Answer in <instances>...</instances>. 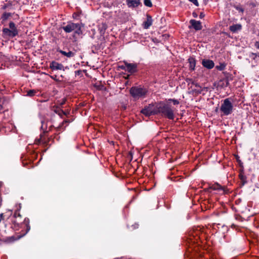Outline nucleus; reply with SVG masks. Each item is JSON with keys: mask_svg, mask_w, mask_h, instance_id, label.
I'll return each instance as SVG.
<instances>
[{"mask_svg": "<svg viewBox=\"0 0 259 259\" xmlns=\"http://www.w3.org/2000/svg\"><path fill=\"white\" fill-rule=\"evenodd\" d=\"M254 47L257 49H259V41H256L254 43Z\"/></svg>", "mask_w": 259, "mask_h": 259, "instance_id": "33", "label": "nucleus"}, {"mask_svg": "<svg viewBox=\"0 0 259 259\" xmlns=\"http://www.w3.org/2000/svg\"><path fill=\"white\" fill-rule=\"evenodd\" d=\"M226 66V64L225 63H220L219 65H217L216 66V68L220 71L224 70Z\"/></svg>", "mask_w": 259, "mask_h": 259, "instance_id": "22", "label": "nucleus"}, {"mask_svg": "<svg viewBox=\"0 0 259 259\" xmlns=\"http://www.w3.org/2000/svg\"><path fill=\"white\" fill-rule=\"evenodd\" d=\"M11 5V4H5V5L3 6L2 9H3V10H5V9H6L9 7V6H10Z\"/></svg>", "mask_w": 259, "mask_h": 259, "instance_id": "32", "label": "nucleus"}, {"mask_svg": "<svg viewBox=\"0 0 259 259\" xmlns=\"http://www.w3.org/2000/svg\"><path fill=\"white\" fill-rule=\"evenodd\" d=\"M63 68L64 66L62 64L59 63L56 61H52L50 65V68L52 69V72L55 70H64Z\"/></svg>", "mask_w": 259, "mask_h": 259, "instance_id": "9", "label": "nucleus"}, {"mask_svg": "<svg viewBox=\"0 0 259 259\" xmlns=\"http://www.w3.org/2000/svg\"><path fill=\"white\" fill-rule=\"evenodd\" d=\"M189 23L191 24V25L189 26V28H193L196 31L200 30L202 28L201 22L199 21L191 19L190 20Z\"/></svg>", "mask_w": 259, "mask_h": 259, "instance_id": "8", "label": "nucleus"}, {"mask_svg": "<svg viewBox=\"0 0 259 259\" xmlns=\"http://www.w3.org/2000/svg\"><path fill=\"white\" fill-rule=\"evenodd\" d=\"M233 111V105L230 98L225 99L223 101L220 108V116H228Z\"/></svg>", "mask_w": 259, "mask_h": 259, "instance_id": "3", "label": "nucleus"}, {"mask_svg": "<svg viewBox=\"0 0 259 259\" xmlns=\"http://www.w3.org/2000/svg\"><path fill=\"white\" fill-rule=\"evenodd\" d=\"M50 77L54 79L56 81H59L60 80V76H58L57 75H52V72H50Z\"/></svg>", "mask_w": 259, "mask_h": 259, "instance_id": "24", "label": "nucleus"}, {"mask_svg": "<svg viewBox=\"0 0 259 259\" xmlns=\"http://www.w3.org/2000/svg\"><path fill=\"white\" fill-rule=\"evenodd\" d=\"M241 199H237V200H236L235 201V203H236V204H238L241 202Z\"/></svg>", "mask_w": 259, "mask_h": 259, "instance_id": "39", "label": "nucleus"}, {"mask_svg": "<svg viewBox=\"0 0 259 259\" xmlns=\"http://www.w3.org/2000/svg\"><path fill=\"white\" fill-rule=\"evenodd\" d=\"M191 3H193L195 6H198L199 4L197 0H189Z\"/></svg>", "mask_w": 259, "mask_h": 259, "instance_id": "30", "label": "nucleus"}, {"mask_svg": "<svg viewBox=\"0 0 259 259\" xmlns=\"http://www.w3.org/2000/svg\"><path fill=\"white\" fill-rule=\"evenodd\" d=\"M211 188H210V184H209V187L207 188H205L204 189V191L205 192H211Z\"/></svg>", "mask_w": 259, "mask_h": 259, "instance_id": "29", "label": "nucleus"}, {"mask_svg": "<svg viewBox=\"0 0 259 259\" xmlns=\"http://www.w3.org/2000/svg\"><path fill=\"white\" fill-rule=\"evenodd\" d=\"M3 108V105L2 103L1 99H0V110Z\"/></svg>", "mask_w": 259, "mask_h": 259, "instance_id": "42", "label": "nucleus"}, {"mask_svg": "<svg viewBox=\"0 0 259 259\" xmlns=\"http://www.w3.org/2000/svg\"><path fill=\"white\" fill-rule=\"evenodd\" d=\"M81 70H78L75 71V74L76 75H79L81 73Z\"/></svg>", "mask_w": 259, "mask_h": 259, "instance_id": "34", "label": "nucleus"}, {"mask_svg": "<svg viewBox=\"0 0 259 259\" xmlns=\"http://www.w3.org/2000/svg\"><path fill=\"white\" fill-rule=\"evenodd\" d=\"M204 16H205V14L203 12H201L199 15V18L200 19H202L204 17Z\"/></svg>", "mask_w": 259, "mask_h": 259, "instance_id": "36", "label": "nucleus"}, {"mask_svg": "<svg viewBox=\"0 0 259 259\" xmlns=\"http://www.w3.org/2000/svg\"><path fill=\"white\" fill-rule=\"evenodd\" d=\"M188 62L189 63V70L191 71L194 70L196 66V60L195 58L193 57H190L188 59Z\"/></svg>", "mask_w": 259, "mask_h": 259, "instance_id": "15", "label": "nucleus"}, {"mask_svg": "<svg viewBox=\"0 0 259 259\" xmlns=\"http://www.w3.org/2000/svg\"><path fill=\"white\" fill-rule=\"evenodd\" d=\"M236 159H237V161L238 162L240 166H242V165L243 163L241 162V161L239 159V157L238 155L236 156Z\"/></svg>", "mask_w": 259, "mask_h": 259, "instance_id": "31", "label": "nucleus"}, {"mask_svg": "<svg viewBox=\"0 0 259 259\" xmlns=\"http://www.w3.org/2000/svg\"><path fill=\"white\" fill-rule=\"evenodd\" d=\"M251 55L254 56V57L253 58V59H254V60L257 56V54L256 53H251Z\"/></svg>", "mask_w": 259, "mask_h": 259, "instance_id": "38", "label": "nucleus"}, {"mask_svg": "<svg viewBox=\"0 0 259 259\" xmlns=\"http://www.w3.org/2000/svg\"><path fill=\"white\" fill-rule=\"evenodd\" d=\"M126 4L128 8H135L142 5L140 0H126Z\"/></svg>", "mask_w": 259, "mask_h": 259, "instance_id": "10", "label": "nucleus"}, {"mask_svg": "<svg viewBox=\"0 0 259 259\" xmlns=\"http://www.w3.org/2000/svg\"><path fill=\"white\" fill-rule=\"evenodd\" d=\"M59 52L61 53L62 55H63L65 56H66L68 58H71L74 56L75 53L72 52V51H69L68 52H66L65 51H62V50H59Z\"/></svg>", "mask_w": 259, "mask_h": 259, "instance_id": "18", "label": "nucleus"}, {"mask_svg": "<svg viewBox=\"0 0 259 259\" xmlns=\"http://www.w3.org/2000/svg\"><path fill=\"white\" fill-rule=\"evenodd\" d=\"M125 62H124V64L123 65L119 66V68H120L121 69L124 70L125 71H126V67H125Z\"/></svg>", "mask_w": 259, "mask_h": 259, "instance_id": "28", "label": "nucleus"}, {"mask_svg": "<svg viewBox=\"0 0 259 259\" xmlns=\"http://www.w3.org/2000/svg\"><path fill=\"white\" fill-rule=\"evenodd\" d=\"M241 29L242 25L240 24H233L229 27L230 30L233 33L236 32L239 30H241Z\"/></svg>", "mask_w": 259, "mask_h": 259, "instance_id": "16", "label": "nucleus"}, {"mask_svg": "<svg viewBox=\"0 0 259 259\" xmlns=\"http://www.w3.org/2000/svg\"><path fill=\"white\" fill-rule=\"evenodd\" d=\"M38 92V91H36L35 90H30L27 91V96L29 97H33Z\"/></svg>", "mask_w": 259, "mask_h": 259, "instance_id": "21", "label": "nucleus"}, {"mask_svg": "<svg viewBox=\"0 0 259 259\" xmlns=\"http://www.w3.org/2000/svg\"><path fill=\"white\" fill-rule=\"evenodd\" d=\"M239 178L240 180V185L243 186L247 183V177L244 175L243 169L241 170L239 175Z\"/></svg>", "mask_w": 259, "mask_h": 259, "instance_id": "13", "label": "nucleus"}, {"mask_svg": "<svg viewBox=\"0 0 259 259\" xmlns=\"http://www.w3.org/2000/svg\"><path fill=\"white\" fill-rule=\"evenodd\" d=\"M201 90H203V91H207V88H203V89H201L200 88Z\"/></svg>", "mask_w": 259, "mask_h": 259, "instance_id": "43", "label": "nucleus"}, {"mask_svg": "<svg viewBox=\"0 0 259 259\" xmlns=\"http://www.w3.org/2000/svg\"><path fill=\"white\" fill-rule=\"evenodd\" d=\"M152 17L150 15L147 14V17H146V20L143 22V27L145 29H148L151 26L152 24Z\"/></svg>", "mask_w": 259, "mask_h": 259, "instance_id": "12", "label": "nucleus"}, {"mask_svg": "<svg viewBox=\"0 0 259 259\" xmlns=\"http://www.w3.org/2000/svg\"><path fill=\"white\" fill-rule=\"evenodd\" d=\"M148 93L147 88L141 86L133 87L130 90V95L135 100L145 98Z\"/></svg>", "mask_w": 259, "mask_h": 259, "instance_id": "2", "label": "nucleus"}, {"mask_svg": "<svg viewBox=\"0 0 259 259\" xmlns=\"http://www.w3.org/2000/svg\"><path fill=\"white\" fill-rule=\"evenodd\" d=\"M258 57H259V55H258Z\"/></svg>", "mask_w": 259, "mask_h": 259, "instance_id": "44", "label": "nucleus"}, {"mask_svg": "<svg viewBox=\"0 0 259 259\" xmlns=\"http://www.w3.org/2000/svg\"><path fill=\"white\" fill-rule=\"evenodd\" d=\"M186 82L189 84L190 83H191L193 85H194L196 87L201 88V87L200 85V84L196 82H195L194 80H193L191 78H187L186 80Z\"/></svg>", "mask_w": 259, "mask_h": 259, "instance_id": "19", "label": "nucleus"}, {"mask_svg": "<svg viewBox=\"0 0 259 259\" xmlns=\"http://www.w3.org/2000/svg\"><path fill=\"white\" fill-rule=\"evenodd\" d=\"M144 4L148 7L150 8L152 7V3L151 0H144Z\"/></svg>", "mask_w": 259, "mask_h": 259, "instance_id": "23", "label": "nucleus"}, {"mask_svg": "<svg viewBox=\"0 0 259 259\" xmlns=\"http://www.w3.org/2000/svg\"><path fill=\"white\" fill-rule=\"evenodd\" d=\"M210 188H211L212 190H222L224 191V188L218 183L210 184Z\"/></svg>", "mask_w": 259, "mask_h": 259, "instance_id": "17", "label": "nucleus"}, {"mask_svg": "<svg viewBox=\"0 0 259 259\" xmlns=\"http://www.w3.org/2000/svg\"><path fill=\"white\" fill-rule=\"evenodd\" d=\"M168 101L172 102L174 105H178L180 103L179 101L175 99H169Z\"/></svg>", "mask_w": 259, "mask_h": 259, "instance_id": "26", "label": "nucleus"}, {"mask_svg": "<svg viewBox=\"0 0 259 259\" xmlns=\"http://www.w3.org/2000/svg\"><path fill=\"white\" fill-rule=\"evenodd\" d=\"M3 32L5 34H7L10 36H12L11 35V32L10 30L8 28H4L3 29Z\"/></svg>", "mask_w": 259, "mask_h": 259, "instance_id": "25", "label": "nucleus"}, {"mask_svg": "<svg viewBox=\"0 0 259 259\" xmlns=\"http://www.w3.org/2000/svg\"><path fill=\"white\" fill-rule=\"evenodd\" d=\"M11 16V14L10 13L5 12L3 14L1 19H2V20L3 21H5L7 20Z\"/></svg>", "mask_w": 259, "mask_h": 259, "instance_id": "20", "label": "nucleus"}, {"mask_svg": "<svg viewBox=\"0 0 259 259\" xmlns=\"http://www.w3.org/2000/svg\"><path fill=\"white\" fill-rule=\"evenodd\" d=\"M9 27L10 31L11 32V35L12 37L15 36L18 34V30L15 26V24L14 22H11L9 23Z\"/></svg>", "mask_w": 259, "mask_h": 259, "instance_id": "14", "label": "nucleus"}, {"mask_svg": "<svg viewBox=\"0 0 259 259\" xmlns=\"http://www.w3.org/2000/svg\"><path fill=\"white\" fill-rule=\"evenodd\" d=\"M192 15L194 18H196L197 17V14L195 12H193Z\"/></svg>", "mask_w": 259, "mask_h": 259, "instance_id": "41", "label": "nucleus"}, {"mask_svg": "<svg viewBox=\"0 0 259 259\" xmlns=\"http://www.w3.org/2000/svg\"><path fill=\"white\" fill-rule=\"evenodd\" d=\"M214 111L215 112H220V108H219L218 107H216L215 110H214Z\"/></svg>", "mask_w": 259, "mask_h": 259, "instance_id": "40", "label": "nucleus"}, {"mask_svg": "<svg viewBox=\"0 0 259 259\" xmlns=\"http://www.w3.org/2000/svg\"><path fill=\"white\" fill-rule=\"evenodd\" d=\"M126 109V106L125 105H122L121 106V110H125Z\"/></svg>", "mask_w": 259, "mask_h": 259, "instance_id": "37", "label": "nucleus"}, {"mask_svg": "<svg viewBox=\"0 0 259 259\" xmlns=\"http://www.w3.org/2000/svg\"><path fill=\"white\" fill-rule=\"evenodd\" d=\"M203 91V90H196V89H194V90H193V92H194L197 94H200Z\"/></svg>", "mask_w": 259, "mask_h": 259, "instance_id": "27", "label": "nucleus"}, {"mask_svg": "<svg viewBox=\"0 0 259 259\" xmlns=\"http://www.w3.org/2000/svg\"><path fill=\"white\" fill-rule=\"evenodd\" d=\"M141 113L146 116H150L152 115H157V110L156 109V103L154 104H150L142 109Z\"/></svg>", "mask_w": 259, "mask_h": 259, "instance_id": "5", "label": "nucleus"}, {"mask_svg": "<svg viewBox=\"0 0 259 259\" xmlns=\"http://www.w3.org/2000/svg\"><path fill=\"white\" fill-rule=\"evenodd\" d=\"M203 66L208 69H211L214 66V63L212 60L209 59H203L202 61Z\"/></svg>", "mask_w": 259, "mask_h": 259, "instance_id": "11", "label": "nucleus"}, {"mask_svg": "<svg viewBox=\"0 0 259 259\" xmlns=\"http://www.w3.org/2000/svg\"><path fill=\"white\" fill-rule=\"evenodd\" d=\"M40 141H42V142H46V141H45V138L44 137V136H42V135H40V139L39 140V142H40Z\"/></svg>", "mask_w": 259, "mask_h": 259, "instance_id": "35", "label": "nucleus"}, {"mask_svg": "<svg viewBox=\"0 0 259 259\" xmlns=\"http://www.w3.org/2000/svg\"><path fill=\"white\" fill-rule=\"evenodd\" d=\"M156 109L157 114H160L161 116L169 119H174L175 114L174 111L169 105L163 102L156 103Z\"/></svg>", "mask_w": 259, "mask_h": 259, "instance_id": "1", "label": "nucleus"}, {"mask_svg": "<svg viewBox=\"0 0 259 259\" xmlns=\"http://www.w3.org/2000/svg\"><path fill=\"white\" fill-rule=\"evenodd\" d=\"M64 103V101H62L59 103V106L56 105V104L55 103L54 105H51L50 107L51 108V110L54 113L58 114L60 117H62L63 115H66V113L60 108V106L63 105Z\"/></svg>", "mask_w": 259, "mask_h": 259, "instance_id": "6", "label": "nucleus"}, {"mask_svg": "<svg viewBox=\"0 0 259 259\" xmlns=\"http://www.w3.org/2000/svg\"><path fill=\"white\" fill-rule=\"evenodd\" d=\"M125 67H126V71L131 74H134L138 71V64L137 63L125 62Z\"/></svg>", "mask_w": 259, "mask_h": 259, "instance_id": "7", "label": "nucleus"}, {"mask_svg": "<svg viewBox=\"0 0 259 259\" xmlns=\"http://www.w3.org/2000/svg\"><path fill=\"white\" fill-rule=\"evenodd\" d=\"M63 29L66 33H70L74 30L76 34L79 35L82 33L80 25L78 23H68L67 25L63 27Z\"/></svg>", "mask_w": 259, "mask_h": 259, "instance_id": "4", "label": "nucleus"}]
</instances>
